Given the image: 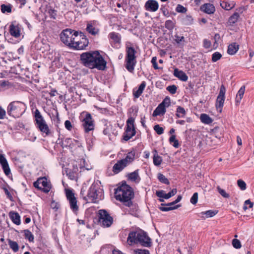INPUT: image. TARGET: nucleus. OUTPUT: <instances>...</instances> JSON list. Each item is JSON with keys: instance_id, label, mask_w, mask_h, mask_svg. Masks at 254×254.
I'll use <instances>...</instances> for the list:
<instances>
[{"instance_id": "nucleus-1", "label": "nucleus", "mask_w": 254, "mask_h": 254, "mask_svg": "<svg viewBox=\"0 0 254 254\" xmlns=\"http://www.w3.org/2000/svg\"><path fill=\"white\" fill-rule=\"evenodd\" d=\"M80 60L85 66L90 69L103 70L106 67V62L98 51L83 53L80 55Z\"/></svg>"}, {"instance_id": "nucleus-2", "label": "nucleus", "mask_w": 254, "mask_h": 254, "mask_svg": "<svg viewBox=\"0 0 254 254\" xmlns=\"http://www.w3.org/2000/svg\"><path fill=\"white\" fill-rule=\"evenodd\" d=\"M115 196L117 200L123 202L126 206H133L131 199L134 197V192L132 189L126 183H123L116 190Z\"/></svg>"}, {"instance_id": "nucleus-3", "label": "nucleus", "mask_w": 254, "mask_h": 254, "mask_svg": "<svg viewBox=\"0 0 254 254\" xmlns=\"http://www.w3.org/2000/svg\"><path fill=\"white\" fill-rule=\"evenodd\" d=\"M127 242L129 245L139 243L141 246L145 247H150L151 246L150 238L145 232L141 230L130 232L128 234Z\"/></svg>"}, {"instance_id": "nucleus-4", "label": "nucleus", "mask_w": 254, "mask_h": 254, "mask_svg": "<svg viewBox=\"0 0 254 254\" xmlns=\"http://www.w3.org/2000/svg\"><path fill=\"white\" fill-rule=\"evenodd\" d=\"M137 111L134 112L133 108H130L128 110L129 118L127 121V127L125 133L123 135V138L125 141L129 140L132 136H133L136 133L135 127L134 125V117L137 115Z\"/></svg>"}, {"instance_id": "nucleus-5", "label": "nucleus", "mask_w": 254, "mask_h": 254, "mask_svg": "<svg viewBox=\"0 0 254 254\" xmlns=\"http://www.w3.org/2000/svg\"><path fill=\"white\" fill-rule=\"evenodd\" d=\"M85 190L82 188L80 193L83 196V199L88 202L96 203L103 198L102 190H98L97 186L95 184H92L91 186L88 190L87 194L86 196H83L85 194Z\"/></svg>"}, {"instance_id": "nucleus-6", "label": "nucleus", "mask_w": 254, "mask_h": 254, "mask_svg": "<svg viewBox=\"0 0 254 254\" xmlns=\"http://www.w3.org/2000/svg\"><path fill=\"white\" fill-rule=\"evenodd\" d=\"M126 68L129 72H132L134 70L136 64V57L135 56L136 51L133 47L127 44L126 46Z\"/></svg>"}, {"instance_id": "nucleus-7", "label": "nucleus", "mask_w": 254, "mask_h": 254, "mask_svg": "<svg viewBox=\"0 0 254 254\" xmlns=\"http://www.w3.org/2000/svg\"><path fill=\"white\" fill-rule=\"evenodd\" d=\"M26 106L25 104L20 101H13L8 106L7 112L8 115L14 118H18L25 112Z\"/></svg>"}, {"instance_id": "nucleus-8", "label": "nucleus", "mask_w": 254, "mask_h": 254, "mask_svg": "<svg viewBox=\"0 0 254 254\" xmlns=\"http://www.w3.org/2000/svg\"><path fill=\"white\" fill-rule=\"evenodd\" d=\"M79 33L70 29L64 30L60 34L61 41L66 45L71 47L75 39H78Z\"/></svg>"}, {"instance_id": "nucleus-9", "label": "nucleus", "mask_w": 254, "mask_h": 254, "mask_svg": "<svg viewBox=\"0 0 254 254\" xmlns=\"http://www.w3.org/2000/svg\"><path fill=\"white\" fill-rule=\"evenodd\" d=\"M80 121L82 122V127L86 133L93 131L95 128L94 121L91 115L88 113L83 112L81 114Z\"/></svg>"}, {"instance_id": "nucleus-10", "label": "nucleus", "mask_w": 254, "mask_h": 254, "mask_svg": "<svg viewBox=\"0 0 254 254\" xmlns=\"http://www.w3.org/2000/svg\"><path fill=\"white\" fill-rule=\"evenodd\" d=\"M34 118L37 128L41 132L49 135L50 133L49 127L38 109H36L35 111Z\"/></svg>"}, {"instance_id": "nucleus-11", "label": "nucleus", "mask_w": 254, "mask_h": 254, "mask_svg": "<svg viewBox=\"0 0 254 254\" xmlns=\"http://www.w3.org/2000/svg\"><path fill=\"white\" fill-rule=\"evenodd\" d=\"M99 220L105 227H109L113 222V219L109 213L104 209L100 210L98 212Z\"/></svg>"}, {"instance_id": "nucleus-12", "label": "nucleus", "mask_w": 254, "mask_h": 254, "mask_svg": "<svg viewBox=\"0 0 254 254\" xmlns=\"http://www.w3.org/2000/svg\"><path fill=\"white\" fill-rule=\"evenodd\" d=\"M88 44V40L85 36L81 32L79 34L78 39H75V41L72 44L71 47L76 50H80L84 49Z\"/></svg>"}, {"instance_id": "nucleus-13", "label": "nucleus", "mask_w": 254, "mask_h": 254, "mask_svg": "<svg viewBox=\"0 0 254 254\" xmlns=\"http://www.w3.org/2000/svg\"><path fill=\"white\" fill-rule=\"evenodd\" d=\"M226 88L224 85L222 84L220 88L218 95L217 97L216 102V108L220 113L222 112V108L224 105V103L225 98Z\"/></svg>"}, {"instance_id": "nucleus-14", "label": "nucleus", "mask_w": 254, "mask_h": 254, "mask_svg": "<svg viewBox=\"0 0 254 254\" xmlns=\"http://www.w3.org/2000/svg\"><path fill=\"white\" fill-rule=\"evenodd\" d=\"M33 186L35 188L42 190L45 192H48L50 190V186L45 177L39 178L33 183Z\"/></svg>"}, {"instance_id": "nucleus-15", "label": "nucleus", "mask_w": 254, "mask_h": 254, "mask_svg": "<svg viewBox=\"0 0 254 254\" xmlns=\"http://www.w3.org/2000/svg\"><path fill=\"white\" fill-rule=\"evenodd\" d=\"M66 196L68 200L71 209L75 211L78 209V207L77 205V200L74 196V194L70 190H66Z\"/></svg>"}, {"instance_id": "nucleus-16", "label": "nucleus", "mask_w": 254, "mask_h": 254, "mask_svg": "<svg viewBox=\"0 0 254 254\" xmlns=\"http://www.w3.org/2000/svg\"><path fill=\"white\" fill-rule=\"evenodd\" d=\"M144 7L147 11L155 12L159 8V4L155 0H148L145 2Z\"/></svg>"}, {"instance_id": "nucleus-17", "label": "nucleus", "mask_w": 254, "mask_h": 254, "mask_svg": "<svg viewBox=\"0 0 254 254\" xmlns=\"http://www.w3.org/2000/svg\"><path fill=\"white\" fill-rule=\"evenodd\" d=\"M177 192V189H173L171 191H170L168 193H165V191L163 190L156 191V194L157 196H158L160 198L168 199L175 195Z\"/></svg>"}, {"instance_id": "nucleus-18", "label": "nucleus", "mask_w": 254, "mask_h": 254, "mask_svg": "<svg viewBox=\"0 0 254 254\" xmlns=\"http://www.w3.org/2000/svg\"><path fill=\"white\" fill-rule=\"evenodd\" d=\"M0 164L2 166L4 174L6 176L9 175L10 174V169L6 158L2 154H0Z\"/></svg>"}, {"instance_id": "nucleus-19", "label": "nucleus", "mask_w": 254, "mask_h": 254, "mask_svg": "<svg viewBox=\"0 0 254 254\" xmlns=\"http://www.w3.org/2000/svg\"><path fill=\"white\" fill-rule=\"evenodd\" d=\"M200 9L208 14H213L215 11V6L213 4L209 3L202 4L200 6Z\"/></svg>"}, {"instance_id": "nucleus-20", "label": "nucleus", "mask_w": 254, "mask_h": 254, "mask_svg": "<svg viewBox=\"0 0 254 254\" xmlns=\"http://www.w3.org/2000/svg\"><path fill=\"white\" fill-rule=\"evenodd\" d=\"M127 165L121 159L118 161L113 167V172L115 174H118L122 171Z\"/></svg>"}, {"instance_id": "nucleus-21", "label": "nucleus", "mask_w": 254, "mask_h": 254, "mask_svg": "<svg viewBox=\"0 0 254 254\" xmlns=\"http://www.w3.org/2000/svg\"><path fill=\"white\" fill-rule=\"evenodd\" d=\"M217 213V210H209L206 211H202L200 212L198 214V216L202 219L205 220L206 218L214 216Z\"/></svg>"}, {"instance_id": "nucleus-22", "label": "nucleus", "mask_w": 254, "mask_h": 254, "mask_svg": "<svg viewBox=\"0 0 254 254\" xmlns=\"http://www.w3.org/2000/svg\"><path fill=\"white\" fill-rule=\"evenodd\" d=\"M174 75L183 81H186L188 79L187 74L182 70L176 68L174 71Z\"/></svg>"}, {"instance_id": "nucleus-23", "label": "nucleus", "mask_w": 254, "mask_h": 254, "mask_svg": "<svg viewBox=\"0 0 254 254\" xmlns=\"http://www.w3.org/2000/svg\"><path fill=\"white\" fill-rule=\"evenodd\" d=\"M9 216L13 223L17 225L20 224V216L17 212L10 211L9 213Z\"/></svg>"}, {"instance_id": "nucleus-24", "label": "nucleus", "mask_w": 254, "mask_h": 254, "mask_svg": "<svg viewBox=\"0 0 254 254\" xmlns=\"http://www.w3.org/2000/svg\"><path fill=\"white\" fill-rule=\"evenodd\" d=\"M9 32L12 36L15 38H18L20 35L19 28L18 26L14 25L13 24L10 25Z\"/></svg>"}, {"instance_id": "nucleus-25", "label": "nucleus", "mask_w": 254, "mask_h": 254, "mask_svg": "<svg viewBox=\"0 0 254 254\" xmlns=\"http://www.w3.org/2000/svg\"><path fill=\"white\" fill-rule=\"evenodd\" d=\"M239 49V46L236 43H233L228 46L227 53L228 54L233 55L236 53Z\"/></svg>"}, {"instance_id": "nucleus-26", "label": "nucleus", "mask_w": 254, "mask_h": 254, "mask_svg": "<svg viewBox=\"0 0 254 254\" xmlns=\"http://www.w3.org/2000/svg\"><path fill=\"white\" fill-rule=\"evenodd\" d=\"M135 159V152L134 151H131L129 152L125 158L123 159L122 160L124 161V162L128 165L130 163H131Z\"/></svg>"}, {"instance_id": "nucleus-27", "label": "nucleus", "mask_w": 254, "mask_h": 254, "mask_svg": "<svg viewBox=\"0 0 254 254\" xmlns=\"http://www.w3.org/2000/svg\"><path fill=\"white\" fill-rule=\"evenodd\" d=\"M86 29L89 33L92 34V35H95L97 34L99 31V29L96 28L91 22L87 23Z\"/></svg>"}, {"instance_id": "nucleus-28", "label": "nucleus", "mask_w": 254, "mask_h": 254, "mask_svg": "<svg viewBox=\"0 0 254 254\" xmlns=\"http://www.w3.org/2000/svg\"><path fill=\"white\" fill-rule=\"evenodd\" d=\"M166 112V109L160 104L155 109L153 113V116L156 117L161 115H164Z\"/></svg>"}, {"instance_id": "nucleus-29", "label": "nucleus", "mask_w": 254, "mask_h": 254, "mask_svg": "<svg viewBox=\"0 0 254 254\" xmlns=\"http://www.w3.org/2000/svg\"><path fill=\"white\" fill-rule=\"evenodd\" d=\"M220 5L223 8L229 10L234 7L235 3L234 1H226L221 3Z\"/></svg>"}, {"instance_id": "nucleus-30", "label": "nucleus", "mask_w": 254, "mask_h": 254, "mask_svg": "<svg viewBox=\"0 0 254 254\" xmlns=\"http://www.w3.org/2000/svg\"><path fill=\"white\" fill-rule=\"evenodd\" d=\"M146 86V83L145 81H142L139 85L138 89L136 91H133V96L135 98H138L144 90Z\"/></svg>"}, {"instance_id": "nucleus-31", "label": "nucleus", "mask_w": 254, "mask_h": 254, "mask_svg": "<svg viewBox=\"0 0 254 254\" xmlns=\"http://www.w3.org/2000/svg\"><path fill=\"white\" fill-rule=\"evenodd\" d=\"M128 176V179L133 182H138L140 180L138 175V170H136L134 172L129 174Z\"/></svg>"}, {"instance_id": "nucleus-32", "label": "nucleus", "mask_w": 254, "mask_h": 254, "mask_svg": "<svg viewBox=\"0 0 254 254\" xmlns=\"http://www.w3.org/2000/svg\"><path fill=\"white\" fill-rule=\"evenodd\" d=\"M245 86H242L240 89H239V90L238 91L237 94V95H236V102H237V103H240L243 96H244V94L245 93Z\"/></svg>"}, {"instance_id": "nucleus-33", "label": "nucleus", "mask_w": 254, "mask_h": 254, "mask_svg": "<svg viewBox=\"0 0 254 254\" xmlns=\"http://www.w3.org/2000/svg\"><path fill=\"white\" fill-rule=\"evenodd\" d=\"M109 37L114 43L119 44L121 43V37L119 34L113 32L109 34Z\"/></svg>"}, {"instance_id": "nucleus-34", "label": "nucleus", "mask_w": 254, "mask_h": 254, "mask_svg": "<svg viewBox=\"0 0 254 254\" xmlns=\"http://www.w3.org/2000/svg\"><path fill=\"white\" fill-rule=\"evenodd\" d=\"M240 15L238 12H235L232 16H231L228 20V24L229 25H233L235 24L239 18Z\"/></svg>"}, {"instance_id": "nucleus-35", "label": "nucleus", "mask_w": 254, "mask_h": 254, "mask_svg": "<svg viewBox=\"0 0 254 254\" xmlns=\"http://www.w3.org/2000/svg\"><path fill=\"white\" fill-rule=\"evenodd\" d=\"M200 119L202 123L205 124H210L213 122V120L208 115L205 114H202L200 115Z\"/></svg>"}, {"instance_id": "nucleus-36", "label": "nucleus", "mask_w": 254, "mask_h": 254, "mask_svg": "<svg viewBox=\"0 0 254 254\" xmlns=\"http://www.w3.org/2000/svg\"><path fill=\"white\" fill-rule=\"evenodd\" d=\"M174 41L179 45V46L183 47L184 46V43L185 42V37L183 36H179L178 34H176L174 36Z\"/></svg>"}, {"instance_id": "nucleus-37", "label": "nucleus", "mask_w": 254, "mask_h": 254, "mask_svg": "<svg viewBox=\"0 0 254 254\" xmlns=\"http://www.w3.org/2000/svg\"><path fill=\"white\" fill-rule=\"evenodd\" d=\"M8 244L11 249L14 252H17L19 250V246L16 242L13 241L10 239H8Z\"/></svg>"}, {"instance_id": "nucleus-38", "label": "nucleus", "mask_w": 254, "mask_h": 254, "mask_svg": "<svg viewBox=\"0 0 254 254\" xmlns=\"http://www.w3.org/2000/svg\"><path fill=\"white\" fill-rule=\"evenodd\" d=\"M186 114L185 109L181 106H178L177 108L176 116L177 118H183Z\"/></svg>"}, {"instance_id": "nucleus-39", "label": "nucleus", "mask_w": 254, "mask_h": 254, "mask_svg": "<svg viewBox=\"0 0 254 254\" xmlns=\"http://www.w3.org/2000/svg\"><path fill=\"white\" fill-rule=\"evenodd\" d=\"M1 11L3 13H11L12 11V5L10 4H2L0 6Z\"/></svg>"}, {"instance_id": "nucleus-40", "label": "nucleus", "mask_w": 254, "mask_h": 254, "mask_svg": "<svg viewBox=\"0 0 254 254\" xmlns=\"http://www.w3.org/2000/svg\"><path fill=\"white\" fill-rule=\"evenodd\" d=\"M193 21V18L190 15H186L183 19V23L185 25H190L192 24Z\"/></svg>"}, {"instance_id": "nucleus-41", "label": "nucleus", "mask_w": 254, "mask_h": 254, "mask_svg": "<svg viewBox=\"0 0 254 254\" xmlns=\"http://www.w3.org/2000/svg\"><path fill=\"white\" fill-rule=\"evenodd\" d=\"M23 232L24 233V236L26 239H27L30 242L34 241V236L29 230H24Z\"/></svg>"}, {"instance_id": "nucleus-42", "label": "nucleus", "mask_w": 254, "mask_h": 254, "mask_svg": "<svg viewBox=\"0 0 254 254\" xmlns=\"http://www.w3.org/2000/svg\"><path fill=\"white\" fill-rule=\"evenodd\" d=\"M180 206V205H177L174 206H162L159 207L160 210L162 211H168L170 210H174L178 208Z\"/></svg>"}, {"instance_id": "nucleus-43", "label": "nucleus", "mask_w": 254, "mask_h": 254, "mask_svg": "<svg viewBox=\"0 0 254 254\" xmlns=\"http://www.w3.org/2000/svg\"><path fill=\"white\" fill-rule=\"evenodd\" d=\"M158 179L159 180V181L160 182H161L163 184H165L166 185H169L170 183L168 179L166 178V177L164 175H163L161 173H159L158 174Z\"/></svg>"}, {"instance_id": "nucleus-44", "label": "nucleus", "mask_w": 254, "mask_h": 254, "mask_svg": "<svg viewBox=\"0 0 254 254\" xmlns=\"http://www.w3.org/2000/svg\"><path fill=\"white\" fill-rule=\"evenodd\" d=\"M162 161L161 157L157 153L154 155L153 163L155 166H159L161 164Z\"/></svg>"}, {"instance_id": "nucleus-45", "label": "nucleus", "mask_w": 254, "mask_h": 254, "mask_svg": "<svg viewBox=\"0 0 254 254\" xmlns=\"http://www.w3.org/2000/svg\"><path fill=\"white\" fill-rule=\"evenodd\" d=\"M169 142L170 143L173 142V146L175 148H178L179 146V143L178 142V140L176 139V136L174 134H172L170 138H169Z\"/></svg>"}, {"instance_id": "nucleus-46", "label": "nucleus", "mask_w": 254, "mask_h": 254, "mask_svg": "<svg viewBox=\"0 0 254 254\" xmlns=\"http://www.w3.org/2000/svg\"><path fill=\"white\" fill-rule=\"evenodd\" d=\"M237 185L242 190H245L247 189L246 183L242 180L239 179L237 181Z\"/></svg>"}, {"instance_id": "nucleus-47", "label": "nucleus", "mask_w": 254, "mask_h": 254, "mask_svg": "<svg viewBox=\"0 0 254 254\" xmlns=\"http://www.w3.org/2000/svg\"><path fill=\"white\" fill-rule=\"evenodd\" d=\"M222 55L218 52H216L212 56V61L213 62H216L221 59Z\"/></svg>"}, {"instance_id": "nucleus-48", "label": "nucleus", "mask_w": 254, "mask_h": 254, "mask_svg": "<svg viewBox=\"0 0 254 254\" xmlns=\"http://www.w3.org/2000/svg\"><path fill=\"white\" fill-rule=\"evenodd\" d=\"M217 190L218 191L219 193L224 197L225 198H229L230 195L228 193H227L225 190L223 189H222L219 186H217Z\"/></svg>"}, {"instance_id": "nucleus-49", "label": "nucleus", "mask_w": 254, "mask_h": 254, "mask_svg": "<svg viewBox=\"0 0 254 254\" xmlns=\"http://www.w3.org/2000/svg\"><path fill=\"white\" fill-rule=\"evenodd\" d=\"M232 244L233 247L237 249H240L242 247L240 241L237 239L232 240Z\"/></svg>"}, {"instance_id": "nucleus-50", "label": "nucleus", "mask_w": 254, "mask_h": 254, "mask_svg": "<svg viewBox=\"0 0 254 254\" xmlns=\"http://www.w3.org/2000/svg\"><path fill=\"white\" fill-rule=\"evenodd\" d=\"M165 26L168 30H172L174 27V23L172 20H168L165 22Z\"/></svg>"}, {"instance_id": "nucleus-51", "label": "nucleus", "mask_w": 254, "mask_h": 254, "mask_svg": "<svg viewBox=\"0 0 254 254\" xmlns=\"http://www.w3.org/2000/svg\"><path fill=\"white\" fill-rule=\"evenodd\" d=\"M170 99L168 97H166L162 103H160V104L163 106L165 109L166 107H168L170 105Z\"/></svg>"}, {"instance_id": "nucleus-52", "label": "nucleus", "mask_w": 254, "mask_h": 254, "mask_svg": "<svg viewBox=\"0 0 254 254\" xmlns=\"http://www.w3.org/2000/svg\"><path fill=\"white\" fill-rule=\"evenodd\" d=\"M153 128L156 132L159 135H161L164 132V128L160 127L159 125H155Z\"/></svg>"}, {"instance_id": "nucleus-53", "label": "nucleus", "mask_w": 254, "mask_h": 254, "mask_svg": "<svg viewBox=\"0 0 254 254\" xmlns=\"http://www.w3.org/2000/svg\"><path fill=\"white\" fill-rule=\"evenodd\" d=\"M253 203L249 199L247 200L244 202L243 209L244 210H246L248 208H252L253 206Z\"/></svg>"}, {"instance_id": "nucleus-54", "label": "nucleus", "mask_w": 254, "mask_h": 254, "mask_svg": "<svg viewBox=\"0 0 254 254\" xmlns=\"http://www.w3.org/2000/svg\"><path fill=\"white\" fill-rule=\"evenodd\" d=\"M177 87L175 85L168 86L167 87V90L172 94L176 93Z\"/></svg>"}, {"instance_id": "nucleus-55", "label": "nucleus", "mask_w": 254, "mask_h": 254, "mask_svg": "<svg viewBox=\"0 0 254 254\" xmlns=\"http://www.w3.org/2000/svg\"><path fill=\"white\" fill-rule=\"evenodd\" d=\"M134 254H150L147 250L135 249L133 251Z\"/></svg>"}, {"instance_id": "nucleus-56", "label": "nucleus", "mask_w": 254, "mask_h": 254, "mask_svg": "<svg viewBox=\"0 0 254 254\" xmlns=\"http://www.w3.org/2000/svg\"><path fill=\"white\" fill-rule=\"evenodd\" d=\"M198 193L195 192L193 193L192 196H191L190 201L192 204H195L198 201Z\"/></svg>"}, {"instance_id": "nucleus-57", "label": "nucleus", "mask_w": 254, "mask_h": 254, "mask_svg": "<svg viewBox=\"0 0 254 254\" xmlns=\"http://www.w3.org/2000/svg\"><path fill=\"white\" fill-rule=\"evenodd\" d=\"M187 10V8L181 4H178L176 8V11L178 12L184 13H185Z\"/></svg>"}, {"instance_id": "nucleus-58", "label": "nucleus", "mask_w": 254, "mask_h": 254, "mask_svg": "<svg viewBox=\"0 0 254 254\" xmlns=\"http://www.w3.org/2000/svg\"><path fill=\"white\" fill-rule=\"evenodd\" d=\"M112 126L111 125H106V127L104 128L103 133L105 135H109L111 132Z\"/></svg>"}, {"instance_id": "nucleus-59", "label": "nucleus", "mask_w": 254, "mask_h": 254, "mask_svg": "<svg viewBox=\"0 0 254 254\" xmlns=\"http://www.w3.org/2000/svg\"><path fill=\"white\" fill-rule=\"evenodd\" d=\"M156 61H157V58L156 57H154L152 58V60H151V63L152 64H153V67L155 69H159L160 68L158 65H157V62H156Z\"/></svg>"}, {"instance_id": "nucleus-60", "label": "nucleus", "mask_w": 254, "mask_h": 254, "mask_svg": "<svg viewBox=\"0 0 254 254\" xmlns=\"http://www.w3.org/2000/svg\"><path fill=\"white\" fill-rule=\"evenodd\" d=\"M64 125H65V128L67 129H68V130H70L71 129L72 125H71V122L69 121H68V120L65 121V122L64 123Z\"/></svg>"}, {"instance_id": "nucleus-61", "label": "nucleus", "mask_w": 254, "mask_h": 254, "mask_svg": "<svg viewBox=\"0 0 254 254\" xmlns=\"http://www.w3.org/2000/svg\"><path fill=\"white\" fill-rule=\"evenodd\" d=\"M67 175L68 176L69 178L71 180H74L76 178L75 174L71 172L70 170L69 172L66 171Z\"/></svg>"}, {"instance_id": "nucleus-62", "label": "nucleus", "mask_w": 254, "mask_h": 254, "mask_svg": "<svg viewBox=\"0 0 254 254\" xmlns=\"http://www.w3.org/2000/svg\"><path fill=\"white\" fill-rule=\"evenodd\" d=\"M6 112L5 111L0 107V119H4L5 116Z\"/></svg>"}, {"instance_id": "nucleus-63", "label": "nucleus", "mask_w": 254, "mask_h": 254, "mask_svg": "<svg viewBox=\"0 0 254 254\" xmlns=\"http://www.w3.org/2000/svg\"><path fill=\"white\" fill-rule=\"evenodd\" d=\"M203 45L205 48H208L211 46V42L207 39H204L203 40Z\"/></svg>"}, {"instance_id": "nucleus-64", "label": "nucleus", "mask_w": 254, "mask_h": 254, "mask_svg": "<svg viewBox=\"0 0 254 254\" xmlns=\"http://www.w3.org/2000/svg\"><path fill=\"white\" fill-rule=\"evenodd\" d=\"M248 8V6L247 5L245 6L240 7L237 8L236 10L240 13H242L244 11L247 10Z\"/></svg>"}]
</instances>
